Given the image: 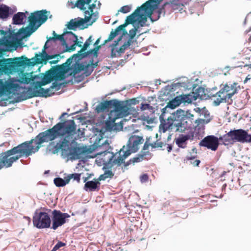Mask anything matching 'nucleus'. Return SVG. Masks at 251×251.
Segmentation results:
<instances>
[{"label": "nucleus", "mask_w": 251, "mask_h": 251, "mask_svg": "<svg viewBox=\"0 0 251 251\" xmlns=\"http://www.w3.org/2000/svg\"><path fill=\"white\" fill-rule=\"evenodd\" d=\"M76 126L75 121L69 120L64 123H58L52 128L40 133L35 139L27 141L17 146L16 151L20 153L21 155H25L26 157L37 152L41 147L42 144L54 140L59 136L64 137L61 142L57 143L49 151L52 154L57 153L60 150H64V145L69 143L74 139L76 134Z\"/></svg>", "instance_id": "1"}, {"label": "nucleus", "mask_w": 251, "mask_h": 251, "mask_svg": "<svg viewBox=\"0 0 251 251\" xmlns=\"http://www.w3.org/2000/svg\"><path fill=\"white\" fill-rule=\"evenodd\" d=\"M159 119L161 123L159 129L163 132H165L168 129L175 132H184L186 130L191 129L193 123L197 122V120H194V115L189 111L180 109L171 113L166 120L164 119L163 114L160 116ZM193 139L194 132L191 130L188 134L178 138L176 144L178 147L185 148L186 141L193 140Z\"/></svg>", "instance_id": "2"}, {"label": "nucleus", "mask_w": 251, "mask_h": 251, "mask_svg": "<svg viewBox=\"0 0 251 251\" xmlns=\"http://www.w3.org/2000/svg\"><path fill=\"white\" fill-rule=\"evenodd\" d=\"M58 54L49 55L45 49H43L41 53H35L31 59L25 57V60H22L19 57L14 58H3L0 59V75H9L17 71L18 68L24 65L33 66L36 64H47L48 60L55 58Z\"/></svg>", "instance_id": "3"}, {"label": "nucleus", "mask_w": 251, "mask_h": 251, "mask_svg": "<svg viewBox=\"0 0 251 251\" xmlns=\"http://www.w3.org/2000/svg\"><path fill=\"white\" fill-rule=\"evenodd\" d=\"M78 57V54H75L69 58L66 61L60 65L53 67L46 72L45 74H40V81H37L33 88L38 90L42 86L50 83L53 80L56 81L62 80L66 77L65 75L70 69V64L72 63L73 58Z\"/></svg>", "instance_id": "4"}, {"label": "nucleus", "mask_w": 251, "mask_h": 251, "mask_svg": "<svg viewBox=\"0 0 251 251\" xmlns=\"http://www.w3.org/2000/svg\"><path fill=\"white\" fill-rule=\"evenodd\" d=\"M144 141L141 136L132 135L129 138L126 146H124L118 152L113 154L109 159V163L112 166H121L128 156L138 151L139 145L142 144Z\"/></svg>", "instance_id": "5"}, {"label": "nucleus", "mask_w": 251, "mask_h": 251, "mask_svg": "<svg viewBox=\"0 0 251 251\" xmlns=\"http://www.w3.org/2000/svg\"><path fill=\"white\" fill-rule=\"evenodd\" d=\"M163 0H149L143 4L138 9H140L138 14L137 20L138 24L144 26L147 21V17H149L152 22L157 21L159 18V13H157V16L155 18L152 16V14L154 10H156L158 5Z\"/></svg>", "instance_id": "6"}, {"label": "nucleus", "mask_w": 251, "mask_h": 251, "mask_svg": "<svg viewBox=\"0 0 251 251\" xmlns=\"http://www.w3.org/2000/svg\"><path fill=\"white\" fill-rule=\"evenodd\" d=\"M219 139L225 145H232L235 142L251 143V135L242 129H234L220 137Z\"/></svg>", "instance_id": "7"}, {"label": "nucleus", "mask_w": 251, "mask_h": 251, "mask_svg": "<svg viewBox=\"0 0 251 251\" xmlns=\"http://www.w3.org/2000/svg\"><path fill=\"white\" fill-rule=\"evenodd\" d=\"M47 11L46 10L31 13L28 17V27L24 29V33L26 36H29L47 20Z\"/></svg>", "instance_id": "8"}, {"label": "nucleus", "mask_w": 251, "mask_h": 251, "mask_svg": "<svg viewBox=\"0 0 251 251\" xmlns=\"http://www.w3.org/2000/svg\"><path fill=\"white\" fill-rule=\"evenodd\" d=\"M62 84L58 83L56 80L53 82L51 86L48 89L40 88L38 90L29 87L27 90L23 93L24 97L23 100L36 97H48L53 95L55 91H58L61 87Z\"/></svg>", "instance_id": "9"}, {"label": "nucleus", "mask_w": 251, "mask_h": 251, "mask_svg": "<svg viewBox=\"0 0 251 251\" xmlns=\"http://www.w3.org/2000/svg\"><path fill=\"white\" fill-rule=\"evenodd\" d=\"M237 83H229L221 84L220 90L213 96L216 97L214 103L216 105H219L223 102H226L229 99L237 93Z\"/></svg>", "instance_id": "10"}, {"label": "nucleus", "mask_w": 251, "mask_h": 251, "mask_svg": "<svg viewBox=\"0 0 251 251\" xmlns=\"http://www.w3.org/2000/svg\"><path fill=\"white\" fill-rule=\"evenodd\" d=\"M17 146L5 152L0 153V170L2 168H9L12 166V164L22 157L25 155H21L20 153L16 151Z\"/></svg>", "instance_id": "11"}, {"label": "nucleus", "mask_w": 251, "mask_h": 251, "mask_svg": "<svg viewBox=\"0 0 251 251\" xmlns=\"http://www.w3.org/2000/svg\"><path fill=\"white\" fill-rule=\"evenodd\" d=\"M33 225L38 228H46L50 226L51 220L49 215L45 212L36 211L33 217Z\"/></svg>", "instance_id": "12"}, {"label": "nucleus", "mask_w": 251, "mask_h": 251, "mask_svg": "<svg viewBox=\"0 0 251 251\" xmlns=\"http://www.w3.org/2000/svg\"><path fill=\"white\" fill-rule=\"evenodd\" d=\"M126 103L114 100L113 110H111L109 113L111 116H115L116 118L119 119L129 115L131 113Z\"/></svg>", "instance_id": "13"}, {"label": "nucleus", "mask_w": 251, "mask_h": 251, "mask_svg": "<svg viewBox=\"0 0 251 251\" xmlns=\"http://www.w3.org/2000/svg\"><path fill=\"white\" fill-rule=\"evenodd\" d=\"M52 226L51 228L56 229L58 227L63 226L66 223V219L70 217L67 213H62L60 210L56 209L52 211Z\"/></svg>", "instance_id": "14"}, {"label": "nucleus", "mask_w": 251, "mask_h": 251, "mask_svg": "<svg viewBox=\"0 0 251 251\" xmlns=\"http://www.w3.org/2000/svg\"><path fill=\"white\" fill-rule=\"evenodd\" d=\"M219 140L220 139L214 135H208L200 142L199 145L211 151H216L219 145Z\"/></svg>", "instance_id": "15"}, {"label": "nucleus", "mask_w": 251, "mask_h": 251, "mask_svg": "<svg viewBox=\"0 0 251 251\" xmlns=\"http://www.w3.org/2000/svg\"><path fill=\"white\" fill-rule=\"evenodd\" d=\"M84 19L78 18L77 19H72L68 23L67 26L69 29L75 30L77 27H80L83 25L85 23L90 22L91 19H90V15L84 14Z\"/></svg>", "instance_id": "16"}, {"label": "nucleus", "mask_w": 251, "mask_h": 251, "mask_svg": "<svg viewBox=\"0 0 251 251\" xmlns=\"http://www.w3.org/2000/svg\"><path fill=\"white\" fill-rule=\"evenodd\" d=\"M97 5H98L97 8L100 9L101 6V3L100 1L95 0L92 4H89L87 7V8H88L87 10L86 9L85 10H82L84 12V14H87V15H90V19H91V21L90 25H91L96 20V18H93V16L95 17V15H94V9L96 7Z\"/></svg>", "instance_id": "17"}, {"label": "nucleus", "mask_w": 251, "mask_h": 251, "mask_svg": "<svg viewBox=\"0 0 251 251\" xmlns=\"http://www.w3.org/2000/svg\"><path fill=\"white\" fill-rule=\"evenodd\" d=\"M15 87V84L12 82L5 81L4 82L0 79V97L6 94H10V90Z\"/></svg>", "instance_id": "18"}, {"label": "nucleus", "mask_w": 251, "mask_h": 251, "mask_svg": "<svg viewBox=\"0 0 251 251\" xmlns=\"http://www.w3.org/2000/svg\"><path fill=\"white\" fill-rule=\"evenodd\" d=\"M15 87V84L12 82L5 81L4 82L0 79V97L6 94H10V90Z\"/></svg>", "instance_id": "19"}, {"label": "nucleus", "mask_w": 251, "mask_h": 251, "mask_svg": "<svg viewBox=\"0 0 251 251\" xmlns=\"http://www.w3.org/2000/svg\"><path fill=\"white\" fill-rule=\"evenodd\" d=\"M114 100H105L100 102L96 107V110L98 113L104 111H109L111 109L113 108Z\"/></svg>", "instance_id": "20"}, {"label": "nucleus", "mask_w": 251, "mask_h": 251, "mask_svg": "<svg viewBox=\"0 0 251 251\" xmlns=\"http://www.w3.org/2000/svg\"><path fill=\"white\" fill-rule=\"evenodd\" d=\"M140 10V9H138V8H137L134 12L128 16L126 17L125 23L124 24L120 25L119 28H123V29H125V28L128 25L134 24L137 20L138 14H139L138 12Z\"/></svg>", "instance_id": "21"}, {"label": "nucleus", "mask_w": 251, "mask_h": 251, "mask_svg": "<svg viewBox=\"0 0 251 251\" xmlns=\"http://www.w3.org/2000/svg\"><path fill=\"white\" fill-rule=\"evenodd\" d=\"M86 151L85 149L80 147H75L70 151L71 158L73 159H78L81 157V155L85 153Z\"/></svg>", "instance_id": "22"}, {"label": "nucleus", "mask_w": 251, "mask_h": 251, "mask_svg": "<svg viewBox=\"0 0 251 251\" xmlns=\"http://www.w3.org/2000/svg\"><path fill=\"white\" fill-rule=\"evenodd\" d=\"M117 119L115 116H111L110 113L108 114V118L105 123V128L106 131H111L116 129V120Z\"/></svg>", "instance_id": "23"}, {"label": "nucleus", "mask_w": 251, "mask_h": 251, "mask_svg": "<svg viewBox=\"0 0 251 251\" xmlns=\"http://www.w3.org/2000/svg\"><path fill=\"white\" fill-rule=\"evenodd\" d=\"M71 64L72 63L70 64V69L68 73L71 71L70 75H73L74 77L77 74H78L84 70L83 64L82 63L80 64L75 62L74 64L72 65H71Z\"/></svg>", "instance_id": "24"}, {"label": "nucleus", "mask_w": 251, "mask_h": 251, "mask_svg": "<svg viewBox=\"0 0 251 251\" xmlns=\"http://www.w3.org/2000/svg\"><path fill=\"white\" fill-rule=\"evenodd\" d=\"M100 180H95V181H87L84 186L85 190L88 191H95L100 185Z\"/></svg>", "instance_id": "25"}, {"label": "nucleus", "mask_w": 251, "mask_h": 251, "mask_svg": "<svg viewBox=\"0 0 251 251\" xmlns=\"http://www.w3.org/2000/svg\"><path fill=\"white\" fill-rule=\"evenodd\" d=\"M32 73H26L24 71L21 72V75L19 81L21 83L28 84L31 80H33L34 77L32 76Z\"/></svg>", "instance_id": "26"}, {"label": "nucleus", "mask_w": 251, "mask_h": 251, "mask_svg": "<svg viewBox=\"0 0 251 251\" xmlns=\"http://www.w3.org/2000/svg\"><path fill=\"white\" fill-rule=\"evenodd\" d=\"M26 18L25 13L18 12L13 17V24L15 25H22L24 23V20Z\"/></svg>", "instance_id": "27"}, {"label": "nucleus", "mask_w": 251, "mask_h": 251, "mask_svg": "<svg viewBox=\"0 0 251 251\" xmlns=\"http://www.w3.org/2000/svg\"><path fill=\"white\" fill-rule=\"evenodd\" d=\"M168 5L170 8L174 10H181L183 5L179 1V0H173L170 2H167L164 5Z\"/></svg>", "instance_id": "28"}, {"label": "nucleus", "mask_w": 251, "mask_h": 251, "mask_svg": "<svg viewBox=\"0 0 251 251\" xmlns=\"http://www.w3.org/2000/svg\"><path fill=\"white\" fill-rule=\"evenodd\" d=\"M92 0H77L75 5V7L79 8L81 10H85L89 3Z\"/></svg>", "instance_id": "29"}, {"label": "nucleus", "mask_w": 251, "mask_h": 251, "mask_svg": "<svg viewBox=\"0 0 251 251\" xmlns=\"http://www.w3.org/2000/svg\"><path fill=\"white\" fill-rule=\"evenodd\" d=\"M152 148H163V147H166V150L168 152H170L172 150V146L171 145L164 143L158 140L155 142L151 143Z\"/></svg>", "instance_id": "30"}, {"label": "nucleus", "mask_w": 251, "mask_h": 251, "mask_svg": "<svg viewBox=\"0 0 251 251\" xmlns=\"http://www.w3.org/2000/svg\"><path fill=\"white\" fill-rule=\"evenodd\" d=\"M146 155V152H143V154L140 155L137 157H133L130 159L129 161H127L126 162H125L124 161V162H123V163H124V166L125 167H126L131 164H134L135 163L140 162L143 160L144 156Z\"/></svg>", "instance_id": "31"}, {"label": "nucleus", "mask_w": 251, "mask_h": 251, "mask_svg": "<svg viewBox=\"0 0 251 251\" xmlns=\"http://www.w3.org/2000/svg\"><path fill=\"white\" fill-rule=\"evenodd\" d=\"M180 100H181V103H191L193 100H194V95H193V93L192 94H188V95H181L179 96Z\"/></svg>", "instance_id": "32"}, {"label": "nucleus", "mask_w": 251, "mask_h": 251, "mask_svg": "<svg viewBox=\"0 0 251 251\" xmlns=\"http://www.w3.org/2000/svg\"><path fill=\"white\" fill-rule=\"evenodd\" d=\"M53 36L51 37H49L48 38V40H53L55 41L58 40L62 42V46L66 45V40L64 39V35H65L64 33L61 35L57 34L54 31L52 32Z\"/></svg>", "instance_id": "33"}, {"label": "nucleus", "mask_w": 251, "mask_h": 251, "mask_svg": "<svg viewBox=\"0 0 251 251\" xmlns=\"http://www.w3.org/2000/svg\"><path fill=\"white\" fill-rule=\"evenodd\" d=\"M96 66V65L93 64L92 65L87 64L85 65L83 64L84 70L82 71H84L83 74L86 76H89L92 72L94 70V68Z\"/></svg>", "instance_id": "34"}, {"label": "nucleus", "mask_w": 251, "mask_h": 251, "mask_svg": "<svg viewBox=\"0 0 251 251\" xmlns=\"http://www.w3.org/2000/svg\"><path fill=\"white\" fill-rule=\"evenodd\" d=\"M193 94L194 95V100H196L198 98L202 99L203 98L205 95L204 89L201 87H199L196 90L195 92L193 93Z\"/></svg>", "instance_id": "35"}, {"label": "nucleus", "mask_w": 251, "mask_h": 251, "mask_svg": "<svg viewBox=\"0 0 251 251\" xmlns=\"http://www.w3.org/2000/svg\"><path fill=\"white\" fill-rule=\"evenodd\" d=\"M114 176V173L112 172L111 170H106L104 171L103 174L100 175L99 178L98 180H104L108 178H112Z\"/></svg>", "instance_id": "36"}, {"label": "nucleus", "mask_w": 251, "mask_h": 251, "mask_svg": "<svg viewBox=\"0 0 251 251\" xmlns=\"http://www.w3.org/2000/svg\"><path fill=\"white\" fill-rule=\"evenodd\" d=\"M9 8L7 6L0 7V19H6L9 16Z\"/></svg>", "instance_id": "37"}, {"label": "nucleus", "mask_w": 251, "mask_h": 251, "mask_svg": "<svg viewBox=\"0 0 251 251\" xmlns=\"http://www.w3.org/2000/svg\"><path fill=\"white\" fill-rule=\"evenodd\" d=\"M53 181L55 185L57 187H63L69 183L67 181L66 176L64 177V179L60 177L55 178Z\"/></svg>", "instance_id": "38"}, {"label": "nucleus", "mask_w": 251, "mask_h": 251, "mask_svg": "<svg viewBox=\"0 0 251 251\" xmlns=\"http://www.w3.org/2000/svg\"><path fill=\"white\" fill-rule=\"evenodd\" d=\"M120 25L118 26L115 30L114 31H112L108 37L109 40H112L118 34V32L121 31L123 30V34H127V31L125 29H123V28H120Z\"/></svg>", "instance_id": "39"}, {"label": "nucleus", "mask_w": 251, "mask_h": 251, "mask_svg": "<svg viewBox=\"0 0 251 251\" xmlns=\"http://www.w3.org/2000/svg\"><path fill=\"white\" fill-rule=\"evenodd\" d=\"M181 100H180L179 96L176 97L174 99L170 101L168 104V106L172 109L176 108L181 104Z\"/></svg>", "instance_id": "40"}, {"label": "nucleus", "mask_w": 251, "mask_h": 251, "mask_svg": "<svg viewBox=\"0 0 251 251\" xmlns=\"http://www.w3.org/2000/svg\"><path fill=\"white\" fill-rule=\"evenodd\" d=\"M132 41H131V40H128L120 48L119 50H117V53L121 55V53H123L125 52V50L129 48V47L131 45Z\"/></svg>", "instance_id": "41"}, {"label": "nucleus", "mask_w": 251, "mask_h": 251, "mask_svg": "<svg viewBox=\"0 0 251 251\" xmlns=\"http://www.w3.org/2000/svg\"><path fill=\"white\" fill-rule=\"evenodd\" d=\"M80 176L81 174L75 173L70 174L66 176L67 181L69 182L71 179H73L74 180H76L77 182L79 183L80 181Z\"/></svg>", "instance_id": "42"}, {"label": "nucleus", "mask_w": 251, "mask_h": 251, "mask_svg": "<svg viewBox=\"0 0 251 251\" xmlns=\"http://www.w3.org/2000/svg\"><path fill=\"white\" fill-rule=\"evenodd\" d=\"M64 34L66 40H71L73 42L74 41H76L77 36L72 31H66Z\"/></svg>", "instance_id": "43"}, {"label": "nucleus", "mask_w": 251, "mask_h": 251, "mask_svg": "<svg viewBox=\"0 0 251 251\" xmlns=\"http://www.w3.org/2000/svg\"><path fill=\"white\" fill-rule=\"evenodd\" d=\"M240 191L242 195H250L251 194V186L250 185H245L241 187Z\"/></svg>", "instance_id": "44"}, {"label": "nucleus", "mask_w": 251, "mask_h": 251, "mask_svg": "<svg viewBox=\"0 0 251 251\" xmlns=\"http://www.w3.org/2000/svg\"><path fill=\"white\" fill-rule=\"evenodd\" d=\"M150 138L151 137L147 138L146 141L143 148V150L144 151V152H146V155L149 153V151H148L149 147H151L152 148L151 143H150Z\"/></svg>", "instance_id": "45"}, {"label": "nucleus", "mask_w": 251, "mask_h": 251, "mask_svg": "<svg viewBox=\"0 0 251 251\" xmlns=\"http://www.w3.org/2000/svg\"><path fill=\"white\" fill-rule=\"evenodd\" d=\"M92 36H90L87 40L85 41L84 43L83 46H82L81 50L79 52H83L85 51L88 47L90 46V45L91 44V42L92 41Z\"/></svg>", "instance_id": "46"}, {"label": "nucleus", "mask_w": 251, "mask_h": 251, "mask_svg": "<svg viewBox=\"0 0 251 251\" xmlns=\"http://www.w3.org/2000/svg\"><path fill=\"white\" fill-rule=\"evenodd\" d=\"M64 46L66 47V49L63 52H71L75 50L76 48V45L75 43H74V44L70 47H69L68 44L66 42V45H64Z\"/></svg>", "instance_id": "47"}, {"label": "nucleus", "mask_w": 251, "mask_h": 251, "mask_svg": "<svg viewBox=\"0 0 251 251\" xmlns=\"http://www.w3.org/2000/svg\"><path fill=\"white\" fill-rule=\"evenodd\" d=\"M101 46H97L93 49L90 50L87 52L88 54H93L94 56H97L98 50L101 48Z\"/></svg>", "instance_id": "48"}, {"label": "nucleus", "mask_w": 251, "mask_h": 251, "mask_svg": "<svg viewBox=\"0 0 251 251\" xmlns=\"http://www.w3.org/2000/svg\"><path fill=\"white\" fill-rule=\"evenodd\" d=\"M137 30V28L135 27L133 28H132L129 30V39L128 40H131V41H132V40L134 38V37L135 36L136 31Z\"/></svg>", "instance_id": "49"}, {"label": "nucleus", "mask_w": 251, "mask_h": 251, "mask_svg": "<svg viewBox=\"0 0 251 251\" xmlns=\"http://www.w3.org/2000/svg\"><path fill=\"white\" fill-rule=\"evenodd\" d=\"M66 245V244L61 241H59L53 248L51 251H56L61 247H64Z\"/></svg>", "instance_id": "50"}, {"label": "nucleus", "mask_w": 251, "mask_h": 251, "mask_svg": "<svg viewBox=\"0 0 251 251\" xmlns=\"http://www.w3.org/2000/svg\"><path fill=\"white\" fill-rule=\"evenodd\" d=\"M131 10V8L128 5H125L122 6L119 11L123 13H127L129 12Z\"/></svg>", "instance_id": "51"}, {"label": "nucleus", "mask_w": 251, "mask_h": 251, "mask_svg": "<svg viewBox=\"0 0 251 251\" xmlns=\"http://www.w3.org/2000/svg\"><path fill=\"white\" fill-rule=\"evenodd\" d=\"M57 54L58 55L56 57V58H55V59L49 61V63L50 64H54L57 63L59 62V61L60 60L61 58L62 57V56H60V55L59 54Z\"/></svg>", "instance_id": "52"}, {"label": "nucleus", "mask_w": 251, "mask_h": 251, "mask_svg": "<svg viewBox=\"0 0 251 251\" xmlns=\"http://www.w3.org/2000/svg\"><path fill=\"white\" fill-rule=\"evenodd\" d=\"M149 179V176L147 174H143L140 176V181L142 182H146Z\"/></svg>", "instance_id": "53"}, {"label": "nucleus", "mask_w": 251, "mask_h": 251, "mask_svg": "<svg viewBox=\"0 0 251 251\" xmlns=\"http://www.w3.org/2000/svg\"><path fill=\"white\" fill-rule=\"evenodd\" d=\"M201 161L200 160H195L194 161H191V163L195 167L199 166Z\"/></svg>", "instance_id": "54"}, {"label": "nucleus", "mask_w": 251, "mask_h": 251, "mask_svg": "<svg viewBox=\"0 0 251 251\" xmlns=\"http://www.w3.org/2000/svg\"><path fill=\"white\" fill-rule=\"evenodd\" d=\"M117 50H115V49L114 48H112L111 55L112 57H116V53H117Z\"/></svg>", "instance_id": "55"}, {"label": "nucleus", "mask_w": 251, "mask_h": 251, "mask_svg": "<svg viewBox=\"0 0 251 251\" xmlns=\"http://www.w3.org/2000/svg\"><path fill=\"white\" fill-rule=\"evenodd\" d=\"M74 43H75L76 46H78L79 47H82V41H79L78 40V38H77L76 41H74Z\"/></svg>", "instance_id": "56"}, {"label": "nucleus", "mask_w": 251, "mask_h": 251, "mask_svg": "<svg viewBox=\"0 0 251 251\" xmlns=\"http://www.w3.org/2000/svg\"><path fill=\"white\" fill-rule=\"evenodd\" d=\"M123 36H121L116 41H114V43L112 45L113 47H116L119 44V42L122 40Z\"/></svg>", "instance_id": "57"}, {"label": "nucleus", "mask_w": 251, "mask_h": 251, "mask_svg": "<svg viewBox=\"0 0 251 251\" xmlns=\"http://www.w3.org/2000/svg\"><path fill=\"white\" fill-rule=\"evenodd\" d=\"M6 51V50L0 48V58L4 55V53Z\"/></svg>", "instance_id": "58"}, {"label": "nucleus", "mask_w": 251, "mask_h": 251, "mask_svg": "<svg viewBox=\"0 0 251 251\" xmlns=\"http://www.w3.org/2000/svg\"><path fill=\"white\" fill-rule=\"evenodd\" d=\"M155 10H154L153 11V13L152 14V16L154 18H155V17H156L157 16V13H159V15L160 14V12H159L158 11H155Z\"/></svg>", "instance_id": "59"}, {"label": "nucleus", "mask_w": 251, "mask_h": 251, "mask_svg": "<svg viewBox=\"0 0 251 251\" xmlns=\"http://www.w3.org/2000/svg\"><path fill=\"white\" fill-rule=\"evenodd\" d=\"M251 79V76L250 75H248L245 79L244 81V83H246L247 82L248 80H250Z\"/></svg>", "instance_id": "60"}, {"label": "nucleus", "mask_w": 251, "mask_h": 251, "mask_svg": "<svg viewBox=\"0 0 251 251\" xmlns=\"http://www.w3.org/2000/svg\"><path fill=\"white\" fill-rule=\"evenodd\" d=\"M150 106V105L149 104H145L142 105V109L143 110L146 109L148 108Z\"/></svg>", "instance_id": "61"}, {"label": "nucleus", "mask_w": 251, "mask_h": 251, "mask_svg": "<svg viewBox=\"0 0 251 251\" xmlns=\"http://www.w3.org/2000/svg\"><path fill=\"white\" fill-rule=\"evenodd\" d=\"M100 38H98L95 42V43H94V45L97 46H99L98 44H99L100 43Z\"/></svg>", "instance_id": "62"}, {"label": "nucleus", "mask_w": 251, "mask_h": 251, "mask_svg": "<svg viewBox=\"0 0 251 251\" xmlns=\"http://www.w3.org/2000/svg\"><path fill=\"white\" fill-rule=\"evenodd\" d=\"M250 21V18L249 17H246L245 20V24H248V23H249Z\"/></svg>", "instance_id": "63"}, {"label": "nucleus", "mask_w": 251, "mask_h": 251, "mask_svg": "<svg viewBox=\"0 0 251 251\" xmlns=\"http://www.w3.org/2000/svg\"><path fill=\"white\" fill-rule=\"evenodd\" d=\"M111 40H109V38H108L107 39L105 40L104 41V43L101 45V46H103L105 44H106L107 43H108V42L110 41Z\"/></svg>", "instance_id": "64"}]
</instances>
